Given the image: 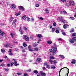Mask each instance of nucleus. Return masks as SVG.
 <instances>
[{
	"label": "nucleus",
	"instance_id": "obj_2",
	"mask_svg": "<svg viewBox=\"0 0 76 76\" xmlns=\"http://www.w3.org/2000/svg\"><path fill=\"white\" fill-rule=\"evenodd\" d=\"M40 73L42 75V76H45V73H44L43 71H41L40 72ZM41 75H37V76H42Z\"/></svg>",
	"mask_w": 76,
	"mask_h": 76
},
{
	"label": "nucleus",
	"instance_id": "obj_54",
	"mask_svg": "<svg viewBox=\"0 0 76 76\" xmlns=\"http://www.w3.org/2000/svg\"><path fill=\"white\" fill-rule=\"evenodd\" d=\"M53 50L51 49H50L49 50V51L50 52H52L53 51Z\"/></svg>",
	"mask_w": 76,
	"mask_h": 76
},
{
	"label": "nucleus",
	"instance_id": "obj_44",
	"mask_svg": "<svg viewBox=\"0 0 76 76\" xmlns=\"http://www.w3.org/2000/svg\"><path fill=\"white\" fill-rule=\"evenodd\" d=\"M45 11L46 13H49V11H48V9H46L45 10Z\"/></svg>",
	"mask_w": 76,
	"mask_h": 76
},
{
	"label": "nucleus",
	"instance_id": "obj_53",
	"mask_svg": "<svg viewBox=\"0 0 76 76\" xmlns=\"http://www.w3.org/2000/svg\"><path fill=\"white\" fill-rule=\"evenodd\" d=\"M39 19H40V20H43V18H42V17H39Z\"/></svg>",
	"mask_w": 76,
	"mask_h": 76
},
{
	"label": "nucleus",
	"instance_id": "obj_59",
	"mask_svg": "<svg viewBox=\"0 0 76 76\" xmlns=\"http://www.w3.org/2000/svg\"><path fill=\"white\" fill-rule=\"evenodd\" d=\"M31 20L32 21H34V18H31Z\"/></svg>",
	"mask_w": 76,
	"mask_h": 76
},
{
	"label": "nucleus",
	"instance_id": "obj_30",
	"mask_svg": "<svg viewBox=\"0 0 76 76\" xmlns=\"http://www.w3.org/2000/svg\"><path fill=\"white\" fill-rule=\"evenodd\" d=\"M37 36L39 38H41L42 36L40 34H39L37 35Z\"/></svg>",
	"mask_w": 76,
	"mask_h": 76
},
{
	"label": "nucleus",
	"instance_id": "obj_28",
	"mask_svg": "<svg viewBox=\"0 0 76 76\" xmlns=\"http://www.w3.org/2000/svg\"><path fill=\"white\" fill-rule=\"evenodd\" d=\"M59 56L61 57V58H64V56L63 55H60Z\"/></svg>",
	"mask_w": 76,
	"mask_h": 76
},
{
	"label": "nucleus",
	"instance_id": "obj_38",
	"mask_svg": "<svg viewBox=\"0 0 76 76\" xmlns=\"http://www.w3.org/2000/svg\"><path fill=\"white\" fill-rule=\"evenodd\" d=\"M51 69H56V67L54 66H52L51 67Z\"/></svg>",
	"mask_w": 76,
	"mask_h": 76
},
{
	"label": "nucleus",
	"instance_id": "obj_49",
	"mask_svg": "<svg viewBox=\"0 0 76 76\" xmlns=\"http://www.w3.org/2000/svg\"><path fill=\"white\" fill-rule=\"evenodd\" d=\"M52 32L53 33V32H54V30H55V28H52Z\"/></svg>",
	"mask_w": 76,
	"mask_h": 76
},
{
	"label": "nucleus",
	"instance_id": "obj_3",
	"mask_svg": "<svg viewBox=\"0 0 76 76\" xmlns=\"http://www.w3.org/2000/svg\"><path fill=\"white\" fill-rule=\"evenodd\" d=\"M68 69V73L67 74V76H68V74L69 73V68H68L67 67H64V68H61L60 70L59 71V75H60V72H61V70H62V69Z\"/></svg>",
	"mask_w": 76,
	"mask_h": 76
},
{
	"label": "nucleus",
	"instance_id": "obj_14",
	"mask_svg": "<svg viewBox=\"0 0 76 76\" xmlns=\"http://www.w3.org/2000/svg\"><path fill=\"white\" fill-rule=\"evenodd\" d=\"M39 43V42H36L35 43L33 44V46H34V47H37V45H38V44Z\"/></svg>",
	"mask_w": 76,
	"mask_h": 76
},
{
	"label": "nucleus",
	"instance_id": "obj_15",
	"mask_svg": "<svg viewBox=\"0 0 76 76\" xmlns=\"http://www.w3.org/2000/svg\"><path fill=\"white\" fill-rule=\"evenodd\" d=\"M69 42L72 44L74 43V41H73L72 38V39H69Z\"/></svg>",
	"mask_w": 76,
	"mask_h": 76
},
{
	"label": "nucleus",
	"instance_id": "obj_13",
	"mask_svg": "<svg viewBox=\"0 0 76 76\" xmlns=\"http://www.w3.org/2000/svg\"><path fill=\"white\" fill-rule=\"evenodd\" d=\"M26 15H24L22 17V19L23 20V19H24V20L26 21Z\"/></svg>",
	"mask_w": 76,
	"mask_h": 76
},
{
	"label": "nucleus",
	"instance_id": "obj_39",
	"mask_svg": "<svg viewBox=\"0 0 76 76\" xmlns=\"http://www.w3.org/2000/svg\"><path fill=\"white\" fill-rule=\"evenodd\" d=\"M27 37V36H26V35H24L23 36V39H26Z\"/></svg>",
	"mask_w": 76,
	"mask_h": 76
},
{
	"label": "nucleus",
	"instance_id": "obj_1",
	"mask_svg": "<svg viewBox=\"0 0 76 76\" xmlns=\"http://www.w3.org/2000/svg\"><path fill=\"white\" fill-rule=\"evenodd\" d=\"M53 51H52L53 54H56L57 53L56 51L57 50V48L53 47Z\"/></svg>",
	"mask_w": 76,
	"mask_h": 76
},
{
	"label": "nucleus",
	"instance_id": "obj_32",
	"mask_svg": "<svg viewBox=\"0 0 76 76\" xmlns=\"http://www.w3.org/2000/svg\"><path fill=\"white\" fill-rule=\"evenodd\" d=\"M72 39L74 41H76V37H74L72 38Z\"/></svg>",
	"mask_w": 76,
	"mask_h": 76
},
{
	"label": "nucleus",
	"instance_id": "obj_11",
	"mask_svg": "<svg viewBox=\"0 0 76 76\" xmlns=\"http://www.w3.org/2000/svg\"><path fill=\"white\" fill-rule=\"evenodd\" d=\"M19 31L21 34H23V32L22 31V27H20V28Z\"/></svg>",
	"mask_w": 76,
	"mask_h": 76
},
{
	"label": "nucleus",
	"instance_id": "obj_41",
	"mask_svg": "<svg viewBox=\"0 0 76 76\" xmlns=\"http://www.w3.org/2000/svg\"><path fill=\"white\" fill-rule=\"evenodd\" d=\"M46 67H47V68L49 69V68H50V67H51V66H50V65H48L46 66Z\"/></svg>",
	"mask_w": 76,
	"mask_h": 76
},
{
	"label": "nucleus",
	"instance_id": "obj_47",
	"mask_svg": "<svg viewBox=\"0 0 76 76\" xmlns=\"http://www.w3.org/2000/svg\"><path fill=\"white\" fill-rule=\"evenodd\" d=\"M9 54L10 56H12L13 55V53H12V52H9Z\"/></svg>",
	"mask_w": 76,
	"mask_h": 76
},
{
	"label": "nucleus",
	"instance_id": "obj_45",
	"mask_svg": "<svg viewBox=\"0 0 76 76\" xmlns=\"http://www.w3.org/2000/svg\"><path fill=\"white\" fill-rule=\"evenodd\" d=\"M4 66H5V64L3 63H2L1 64V66H2V67H4Z\"/></svg>",
	"mask_w": 76,
	"mask_h": 76
},
{
	"label": "nucleus",
	"instance_id": "obj_58",
	"mask_svg": "<svg viewBox=\"0 0 76 76\" xmlns=\"http://www.w3.org/2000/svg\"><path fill=\"white\" fill-rule=\"evenodd\" d=\"M5 70L6 72H7L9 71V69H8V68H6L5 69Z\"/></svg>",
	"mask_w": 76,
	"mask_h": 76
},
{
	"label": "nucleus",
	"instance_id": "obj_37",
	"mask_svg": "<svg viewBox=\"0 0 76 76\" xmlns=\"http://www.w3.org/2000/svg\"><path fill=\"white\" fill-rule=\"evenodd\" d=\"M20 13H16L15 14V15L16 16H19V15H20Z\"/></svg>",
	"mask_w": 76,
	"mask_h": 76
},
{
	"label": "nucleus",
	"instance_id": "obj_52",
	"mask_svg": "<svg viewBox=\"0 0 76 76\" xmlns=\"http://www.w3.org/2000/svg\"><path fill=\"white\" fill-rule=\"evenodd\" d=\"M49 62L51 63V64H52L53 63V61L51 60H50Z\"/></svg>",
	"mask_w": 76,
	"mask_h": 76
},
{
	"label": "nucleus",
	"instance_id": "obj_7",
	"mask_svg": "<svg viewBox=\"0 0 76 76\" xmlns=\"http://www.w3.org/2000/svg\"><path fill=\"white\" fill-rule=\"evenodd\" d=\"M69 3L71 5L74 6L75 5V2L73 1H69Z\"/></svg>",
	"mask_w": 76,
	"mask_h": 76
},
{
	"label": "nucleus",
	"instance_id": "obj_51",
	"mask_svg": "<svg viewBox=\"0 0 76 76\" xmlns=\"http://www.w3.org/2000/svg\"><path fill=\"white\" fill-rule=\"evenodd\" d=\"M69 3H66V4H65L66 6H67V7L69 6Z\"/></svg>",
	"mask_w": 76,
	"mask_h": 76
},
{
	"label": "nucleus",
	"instance_id": "obj_64",
	"mask_svg": "<svg viewBox=\"0 0 76 76\" xmlns=\"http://www.w3.org/2000/svg\"><path fill=\"white\" fill-rule=\"evenodd\" d=\"M30 38L31 39H33V37L32 36H31L30 37Z\"/></svg>",
	"mask_w": 76,
	"mask_h": 76
},
{
	"label": "nucleus",
	"instance_id": "obj_60",
	"mask_svg": "<svg viewBox=\"0 0 76 76\" xmlns=\"http://www.w3.org/2000/svg\"><path fill=\"white\" fill-rule=\"evenodd\" d=\"M62 34L64 35H66V33L64 32H63L62 33Z\"/></svg>",
	"mask_w": 76,
	"mask_h": 76
},
{
	"label": "nucleus",
	"instance_id": "obj_19",
	"mask_svg": "<svg viewBox=\"0 0 76 76\" xmlns=\"http://www.w3.org/2000/svg\"><path fill=\"white\" fill-rule=\"evenodd\" d=\"M41 61V59L40 58H38L36 60L37 62H39V61Z\"/></svg>",
	"mask_w": 76,
	"mask_h": 76
},
{
	"label": "nucleus",
	"instance_id": "obj_24",
	"mask_svg": "<svg viewBox=\"0 0 76 76\" xmlns=\"http://www.w3.org/2000/svg\"><path fill=\"white\" fill-rule=\"evenodd\" d=\"M39 6V4H35L36 7H38Z\"/></svg>",
	"mask_w": 76,
	"mask_h": 76
},
{
	"label": "nucleus",
	"instance_id": "obj_8",
	"mask_svg": "<svg viewBox=\"0 0 76 76\" xmlns=\"http://www.w3.org/2000/svg\"><path fill=\"white\" fill-rule=\"evenodd\" d=\"M10 46H11L10 44L9 43L6 44L4 45V47H6V48H7V47H10Z\"/></svg>",
	"mask_w": 76,
	"mask_h": 76
},
{
	"label": "nucleus",
	"instance_id": "obj_33",
	"mask_svg": "<svg viewBox=\"0 0 76 76\" xmlns=\"http://www.w3.org/2000/svg\"><path fill=\"white\" fill-rule=\"evenodd\" d=\"M23 47H26L27 46V45H26V44L25 42H24L23 43Z\"/></svg>",
	"mask_w": 76,
	"mask_h": 76
},
{
	"label": "nucleus",
	"instance_id": "obj_26",
	"mask_svg": "<svg viewBox=\"0 0 76 76\" xmlns=\"http://www.w3.org/2000/svg\"><path fill=\"white\" fill-rule=\"evenodd\" d=\"M50 59L51 60H54V57L53 56H50Z\"/></svg>",
	"mask_w": 76,
	"mask_h": 76
},
{
	"label": "nucleus",
	"instance_id": "obj_40",
	"mask_svg": "<svg viewBox=\"0 0 76 76\" xmlns=\"http://www.w3.org/2000/svg\"><path fill=\"white\" fill-rule=\"evenodd\" d=\"M53 63L54 64L57 63V61L56 60L53 61Z\"/></svg>",
	"mask_w": 76,
	"mask_h": 76
},
{
	"label": "nucleus",
	"instance_id": "obj_21",
	"mask_svg": "<svg viewBox=\"0 0 76 76\" xmlns=\"http://www.w3.org/2000/svg\"><path fill=\"white\" fill-rule=\"evenodd\" d=\"M59 20H61V21H62L63 19V18L61 17H59L58 18Z\"/></svg>",
	"mask_w": 76,
	"mask_h": 76
},
{
	"label": "nucleus",
	"instance_id": "obj_17",
	"mask_svg": "<svg viewBox=\"0 0 76 76\" xmlns=\"http://www.w3.org/2000/svg\"><path fill=\"white\" fill-rule=\"evenodd\" d=\"M47 42L48 44H52V41L50 40L47 41Z\"/></svg>",
	"mask_w": 76,
	"mask_h": 76
},
{
	"label": "nucleus",
	"instance_id": "obj_31",
	"mask_svg": "<svg viewBox=\"0 0 76 76\" xmlns=\"http://www.w3.org/2000/svg\"><path fill=\"white\" fill-rule=\"evenodd\" d=\"M28 50L29 51H34V50L33 49H31V48H29L28 49Z\"/></svg>",
	"mask_w": 76,
	"mask_h": 76
},
{
	"label": "nucleus",
	"instance_id": "obj_55",
	"mask_svg": "<svg viewBox=\"0 0 76 76\" xmlns=\"http://www.w3.org/2000/svg\"><path fill=\"white\" fill-rule=\"evenodd\" d=\"M47 64H48V63H47V62H46L44 64V65L45 66H47V65H47Z\"/></svg>",
	"mask_w": 76,
	"mask_h": 76
},
{
	"label": "nucleus",
	"instance_id": "obj_20",
	"mask_svg": "<svg viewBox=\"0 0 76 76\" xmlns=\"http://www.w3.org/2000/svg\"><path fill=\"white\" fill-rule=\"evenodd\" d=\"M75 63L76 61L75 59H72L71 62V63H72V64H75Z\"/></svg>",
	"mask_w": 76,
	"mask_h": 76
},
{
	"label": "nucleus",
	"instance_id": "obj_4",
	"mask_svg": "<svg viewBox=\"0 0 76 76\" xmlns=\"http://www.w3.org/2000/svg\"><path fill=\"white\" fill-rule=\"evenodd\" d=\"M11 7L13 9H15L16 7V5L14 4H12Z\"/></svg>",
	"mask_w": 76,
	"mask_h": 76
},
{
	"label": "nucleus",
	"instance_id": "obj_57",
	"mask_svg": "<svg viewBox=\"0 0 76 76\" xmlns=\"http://www.w3.org/2000/svg\"><path fill=\"white\" fill-rule=\"evenodd\" d=\"M24 29L25 30V31H26V30H27V28H26V27H24Z\"/></svg>",
	"mask_w": 76,
	"mask_h": 76
},
{
	"label": "nucleus",
	"instance_id": "obj_29",
	"mask_svg": "<svg viewBox=\"0 0 76 76\" xmlns=\"http://www.w3.org/2000/svg\"><path fill=\"white\" fill-rule=\"evenodd\" d=\"M66 22H67V21L66 20H62L61 21V22L62 23H66Z\"/></svg>",
	"mask_w": 76,
	"mask_h": 76
},
{
	"label": "nucleus",
	"instance_id": "obj_22",
	"mask_svg": "<svg viewBox=\"0 0 76 76\" xmlns=\"http://www.w3.org/2000/svg\"><path fill=\"white\" fill-rule=\"evenodd\" d=\"M34 51H38L39 50V49H38V48H34Z\"/></svg>",
	"mask_w": 76,
	"mask_h": 76
},
{
	"label": "nucleus",
	"instance_id": "obj_25",
	"mask_svg": "<svg viewBox=\"0 0 76 76\" xmlns=\"http://www.w3.org/2000/svg\"><path fill=\"white\" fill-rule=\"evenodd\" d=\"M69 19H71V20H74L75 19V18L73 17H70L69 18Z\"/></svg>",
	"mask_w": 76,
	"mask_h": 76
},
{
	"label": "nucleus",
	"instance_id": "obj_63",
	"mask_svg": "<svg viewBox=\"0 0 76 76\" xmlns=\"http://www.w3.org/2000/svg\"><path fill=\"white\" fill-rule=\"evenodd\" d=\"M31 70L30 69H29L28 70H27L26 71V72H31Z\"/></svg>",
	"mask_w": 76,
	"mask_h": 76
},
{
	"label": "nucleus",
	"instance_id": "obj_42",
	"mask_svg": "<svg viewBox=\"0 0 76 76\" xmlns=\"http://www.w3.org/2000/svg\"><path fill=\"white\" fill-rule=\"evenodd\" d=\"M55 32L56 33H57V34H59V33H60V31H59L58 30H56Z\"/></svg>",
	"mask_w": 76,
	"mask_h": 76
},
{
	"label": "nucleus",
	"instance_id": "obj_46",
	"mask_svg": "<svg viewBox=\"0 0 76 76\" xmlns=\"http://www.w3.org/2000/svg\"><path fill=\"white\" fill-rule=\"evenodd\" d=\"M53 25L54 26H56V23L55 22H54L53 23Z\"/></svg>",
	"mask_w": 76,
	"mask_h": 76
},
{
	"label": "nucleus",
	"instance_id": "obj_50",
	"mask_svg": "<svg viewBox=\"0 0 76 76\" xmlns=\"http://www.w3.org/2000/svg\"><path fill=\"white\" fill-rule=\"evenodd\" d=\"M74 32V29L73 28H72L70 31V32Z\"/></svg>",
	"mask_w": 76,
	"mask_h": 76
},
{
	"label": "nucleus",
	"instance_id": "obj_12",
	"mask_svg": "<svg viewBox=\"0 0 76 76\" xmlns=\"http://www.w3.org/2000/svg\"><path fill=\"white\" fill-rule=\"evenodd\" d=\"M69 25H65V24H64L63 26V28H64V29H66V28H69Z\"/></svg>",
	"mask_w": 76,
	"mask_h": 76
},
{
	"label": "nucleus",
	"instance_id": "obj_35",
	"mask_svg": "<svg viewBox=\"0 0 76 76\" xmlns=\"http://www.w3.org/2000/svg\"><path fill=\"white\" fill-rule=\"evenodd\" d=\"M76 33H74L72 34V37H75V36H76Z\"/></svg>",
	"mask_w": 76,
	"mask_h": 76
},
{
	"label": "nucleus",
	"instance_id": "obj_34",
	"mask_svg": "<svg viewBox=\"0 0 76 76\" xmlns=\"http://www.w3.org/2000/svg\"><path fill=\"white\" fill-rule=\"evenodd\" d=\"M33 72L34 73H35L36 74H37L38 73V71L37 70H34Z\"/></svg>",
	"mask_w": 76,
	"mask_h": 76
},
{
	"label": "nucleus",
	"instance_id": "obj_18",
	"mask_svg": "<svg viewBox=\"0 0 76 76\" xmlns=\"http://www.w3.org/2000/svg\"><path fill=\"white\" fill-rule=\"evenodd\" d=\"M10 35L11 37H12V38L14 37V36H15V33H12L10 34Z\"/></svg>",
	"mask_w": 76,
	"mask_h": 76
},
{
	"label": "nucleus",
	"instance_id": "obj_16",
	"mask_svg": "<svg viewBox=\"0 0 76 76\" xmlns=\"http://www.w3.org/2000/svg\"><path fill=\"white\" fill-rule=\"evenodd\" d=\"M14 19L13 17H11L9 19V20L10 22H12V20Z\"/></svg>",
	"mask_w": 76,
	"mask_h": 76
},
{
	"label": "nucleus",
	"instance_id": "obj_9",
	"mask_svg": "<svg viewBox=\"0 0 76 76\" xmlns=\"http://www.w3.org/2000/svg\"><path fill=\"white\" fill-rule=\"evenodd\" d=\"M4 33L3 32V31H2L1 30H0V35H1L2 36H3V37H4Z\"/></svg>",
	"mask_w": 76,
	"mask_h": 76
},
{
	"label": "nucleus",
	"instance_id": "obj_27",
	"mask_svg": "<svg viewBox=\"0 0 76 76\" xmlns=\"http://www.w3.org/2000/svg\"><path fill=\"white\" fill-rule=\"evenodd\" d=\"M26 40L27 41H29V37H27L26 39Z\"/></svg>",
	"mask_w": 76,
	"mask_h": 76
},
{
	"label": "nucleus",
	"instance_id": "obj_10",
	"mask_svg": "<svg viewBox=\"0 0 76 76\" xmlns=\"http://www.w3.org/2000/svg\"><path fill=\"white\" fill-rule=\"evenodd\" d=\"M19 9L20 10L23 11V10H24V8L22 6H20L19 7Z\"/></svg>",
	"mask_w": 76,
	"mask_h": 76
},
{
	"label": "nucleus",
	"instance_id": "obj_43",
	"mask_svg": "<svg viewBox=\"0 0 76 76\" xmlns=\"http://www.w3.org/2000/svg\"><path fill=\"white\" fill-rule=\"evenodd\" d=\"M12 42H13L14 43H17V41L15 40H13L12 41Z\"/></svg>",
	"mask_w": 76,
	"mask_h": 76
},
{
	"label": "nucleus",
	"instance_id": "obj_62",
	"mask_svg": "<svg viewBox=\"0 0 76 76\" xmlns=\"http://www.w3.org/2000/svg\"><path fill=\"white\" fill-rule=\"evenodd\" d=\"M18 50H19V49H16L14 50V51H18Z\"/></svg>",
	"mask_w": 76,
	"mask_h": 76
},
{
	"label": "nucleus",
	"instance_id": "obj_23",
	"mask_svg": "<svg viewBox=\"0 0 76 76\" xmlns=\"http://www.w3.org/2000/svg\"><path fill=\"white\" fill-rule=\"evenodd\" d=\"M5 50L4 49H2L1 50V52H2V53H4V52H5Z\"/></svg>",
	"mask_w": 76,
	"mask_h": 76
},
{
	"label": "nucleus",
	"instance_id": "obj_56",
	"mask_svg": "<svg viewBox=\"0 0 76 76\" xmlns=\"http://www.w3.org/2000/svg\"><path fill=\"white\" fill-rule=\"evenodd\" d=\"M17 74L18 75H22V73H17Z\"/></svg>",
	"mask_w": 76,
	"mask_h": 76
},
{
	"label": "nucleus",
	"instance_id": "obj_6",
	"mask_svg": "<svg viewBox=\"0 0 76 76\" xmlns=\"http://www.w3.org/2000/svg\"><path fill=\"white\" fill-rule=\"evenodd\" d=\"M16 22H17V20L16 19H15L13 22L12 24L14 26H16Z\"/></svg>",
	"mask_w": 76,
	"mask_h": 76
},
{
	"label": "nucleus",
	"instance_id": "obj_61",
	"mask_svg": "<svg viewBox=\"0 0 76 76\" xmlns=\"http://www.w3.org/2000/svg\"><path fill=\"white\" fill-rule=\"evenodd\" d=\"M22 53H25V50H22Z\"/></svg>",
	"mask_w": 76,
	"mask_h": 76
},
{
	"label": "nucleus",
	"instance_id": "obj_48",
	"mask_svg": "<svg viewBox=\"0 0 76 76\" xmlns=\"http://www.w3.org/2000/svg\"><path fill=\"white\" fill-rule=\"evenodd\" d=\"M63 13H64V14L65 15H66L67 14V12L66 11H63Z\"/></svg>",
	"mask_w": 76,
	"mask_h": 76
},
{
	"label": "nucleus",
	"instance_id": "obj_36",
	"mask_svg": "<svg viewBox=\"0 0 76 76\" xmlns=\"http://www.w3.org/2000/svg\"><path fill=\"white\" fill-rule=\"evenodd\" d=\"M27 21L28 22H29L30 20H31V19H30V18H27L26 19Z\"/></svg>",
	"mask_w": 76,
	"mask_h": 76
},
{
	"label": "nucleus",
	"instance_id": "obj_5",
	"mask_svg": "<svg viewBox=\"0 0 76 76\" xmlns=\"http://www.w3.org/2000/svg\"><path fill=\"white\" fill-rule=\"evenodd\" d=\"M18 61H15L13 62H12V63L13 64H14L15 66H19V64H17Z\"/></svg>",
	"mask_w": 76,
	"mask_h": 76
}]
</instances>
